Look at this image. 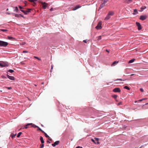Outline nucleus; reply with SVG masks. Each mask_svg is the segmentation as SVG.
Here are the masks:
<instances>
[{
	"mask_svg": "<svg viewBox=\"0 0 148 148\" xmlns=\"http://www.w3.org/2000/svg\"><path fill=\"white\" fill-rule=\"evenodd\" d=\"M8 8L7 9V11H8Z\"/></svg>",
	"mask_w": 148,
	"mask_h": 148,
	"instance_id": "62",
	"label": "nucleus"
},
{
	"mask_svg": "<svg viewBox=\"0 0 148 148\" xmlns=\"http://www.w3.org/2000/svg\"><path fill=\"white\" fill-rule=\"evenodd\" d=\"M40 140L41 141V143H44V140H43V138L42 137V136H41L40 137Z\"/></svg>",
	"mask_w": 148,
	"mask_h": 148,
	"instance_id": "17",
	"label": "nucleus"
},
{
	"mask_svg": "<svg viewBox=\"0 0 148 148\" xmlns=\"http://www.w3.org/2000/svg\"><path fill=\"white\" fill-rule=\"evenodd\" d=\"M43 133H44L45 134V136L47 137V138H49V136H48L47 134L45 133L44 132H43Z\"/></svg>",
	"mask_w": 148,
	"mask_h": 148,
	"instance_id": "27",
	"label": "nucleus"
},
{
	"mask_svg": "<svg viewBox=\"0 0 148 148\" xmlns=\"http://www.w3.org/2000/svg\"><path fill=\"white\" fill-rule=\"evenodd\" d=\"M147 16L146 15H142L140 16L139 19L143 21L147 18Z\"/></svg>",
	"mask_w": 148,
	"mask_h": 148,
	"instance_id": "5",
	"label": "nucleus"
},
{
	"mask_svg": "<svg viewBox=\"0 0 148 148\" xmlns=\"http://www.w3.org/2000/svg\"><path fill=\"white\" fill-rule=\"evenodd\" d=\"M38 0H28V1L31 2H33L35 4V1H37Z\"/></svg>",
	"mask_w": 148,
	"mask_h": 148,
	"instance_id": "26",
	"label": "nucleus"
},
{
	"mask_svg": "<svg viewBox=\"0 0 148 148\" xmlns=\"http://www.w3.org/2000/svg\"><path fill=\"white\" fill-rule=\"evenodd\" d=\"M105 4L102 3L100 5L99 9H101L102 8H103L105 6Z\"/></svg>",
	"mask_w": 148,
	"mask_h": 148,
	"instance_id": "16",
	"label": "nucleus"
},
{
	"mask_svg": "<svg viewBox=\"0 0 148 148\" xmlns=\"http://www.w3.org/2000/svg\"><path fill=\"white\" fill-rule=\"evenodd\" d=\"M108 1V0H103V2L102 3L105 4Z\"/></svg>",
	"mask_w": 148,
	"mask_h": 148,
	"instance_id": "23",
	"label": "nucleus"
},
{
	"mask_svg": "<svg viewBox=\"0 0 148 148\" xmlns=\"http://www.w3.org/2000/svg\"><path fill=\"white\" fill-rule=\"evenodd\" d=\"M148 104V103H146L145 104V105H147Z\"/></svg>",
	"mask_w": 148,
	"mask_h": 148,
	"instance_id": "61",
	"label": "nucleus"
},
{
	"mask_svg": "<svg viewBox=\"0 0 148 148\" xmlns=\"http://www.w3.org/2000/svg\"><path fill=\"white\" fill-rule=\"evenodd\" d=\"M81 7V6H80L79 5H76L75 7L73 8V10H76L78 9V8H80Z\"/></svg>",
	"mask_w": 148,
	"mask_h": 148,
	"instance_id": "12",
	"label": "nucleus"
},
{
	"mask_svg": "<svg viewBox=\"0 0 148 148\" xmlns=\"http://www.w3.org/2000/svg\"><path fill=\"white\" fill-rule=\"evenodd\" d=\"M44 147V145L43 144H42L40 145V148H43Z\"/></svg>",
	"mask_w": 148,
	"mask_h": 148,
	"instance_id": "35",
	"label": "nucleus"
},
{
	"mask_svg": "<svg viewBox=\"0 0 148 148\" xmlns=\"http://www.w3.org/2000/svg\"><path fill=\"white\" fill-rule=\"evenodd\" d=\"M137 102V101H135V103H136V102Z\"/></svg>",
	"mask_w": 148,
	"mask_h": 148,
	"instance_id": "64",
	"label": "nucleus"
},
{
	"mask_svg": "<svg viewBox=\"0 0 148 148\" xmlns=\"http://www.w3.org/2000/svg\"><path fill=\"white\" fill-rule=\"evenodd\" d=\"M32 10V9H27L26 10H21V12H23L25 14H27L28 13L30 12L31 10Z\"/></svg>",
	"mask_w": 148,
	"mask_h": 148,
	"instance_id": "4",
	"label": "nucleus"
},
{
	"mask_svg": "<svg viewBox=\"0 0 148 148\" xmlns=\"http://www.w3.org/2000/svg\"><path fill=\"white\" fill-rule=\"evenodd\" d=\"M0 92H2V90H0Z\"/></svg>",
	"mask_w": 148,
	"mask_h": 148,
	"instance_id": "63",
	"label": "nucleus"
},
{
	"mask_svg": "<svg viewBox=\"0 0 148 148\" xmlns=\"http://www.w3.org/2000/svg\"><path fill=\"white\" fill-rule=\"evenodd\" d=\"M143 100V99H140V100H139L138 101H142Z\"/></svg>",
	"mask_w": 148,
	"mask_h": 148,
	"instance_id": "48",
	"label": "nucleus"
},
{
	"mask_svg": "<svg viewBox=\"0 0 148 148\" xmlns=\"http://www.w3.org/2000/svg\"><path fill=\"white\" fill-rule=\"evenodd\" d=\"M27 2L26 1H24V3L25 4H26V3Z\"/></svg>",
	"mask_w": 148,
	"mask_h": 148,
	"instance_id": "54",
	"label": "nucleus"
},
{
	"mask_svg": "<svg viewBox=\"0 0 148 148\" xmlns=\"http://www.w3.org/2000/svg\"><path fill=\"white\" fill-rule=\"evenodd\" d=\"M19 8L20 9H22L23 8L22 7H21V6H19Z\"/></svg>",
	"mask_w": 148,
	"mask_h": 148,
	"instance_id": "44",
	"label": "nucleus"
},
{
	"mask_svg": "<svg viewBox=\"0 0 148 148\" xmlns=\"http://www.w3.org/2000/svg\"><path fill=\"white\" fill-rule=\"evenodd\" d=\"M47 143H50V142L49 141H47Z\"/></svg>",
	"mask_w": 148,
	"mask_h": 148,
	"instance_id": "58",
	"label": "nucleus"
},
{
	"mask_svg": "<svg viewBox=\"0 0 148 148\" xmlns=\"http://www.w3.org/2000/svg\"><path fill=\"white\" fill-rule=\"evenodd\" d=\"M8 39L9 40H13V39H15V38H13L12 37V36H8Z\"/></svg>",
	"mask_w": 148,
	"mask_h": 148,
	"instance_id": "20",
	"label": "nucleus"
},
{
	"mask_svg": "<svg viewBox=\"0 0 148 148\" xmlns=\"http://www.w3.org/2000/svg\"><path fill=\"white\" fill-rule=\"evenodd\" d=\"M124 88H125V89H127L128 90H130V88L128 87L127 86H125L124 87Z\"/></svg>",
	"mask_w": 148,
	"mask_h": 148,
	"instance_id": "30",
	"label": "nucleus"
},
{
	"mask_svg": "<svg viewBox=\"0 0 148 148\" xmlns=\"http://www.w3.org/2000/svg\"><path fill=\"white\" fill-rule=\"evenodd\" d=\"M13 16H14L16 17H18L19 15L17 14H16L14 13L12 14Z\"/></svg>",
	"mask_w": 148,
	"mask_h": 148,
	"instance_id": "19",
	"label": "nucleus"
},
{
	"mask_svg": "<svg viewBox=\"0 0 148 148\" xmlns=\"http://www.w3.org/2000/svg\"><path fill=\"white\" fill-rule=\"evenodd\" d=\"M106 51H107L108 53H109V51L107 49H106Z\"/></svg>",
	"mask_w": 148,
	"mask_h": 148,
	"instance_id": "52",
	"label": "nucleus"
},
{
	"mask_svg": "<svg viewBox=\"0 0 148 148\" xmlns=\"http://www.w3.org/2000/svg\"><path fill=\"white\" fill-rule=\"evenodd\" d=\"M49 138V140H52V139L50 137L49 138Z\"/></svg>",
	"mask_w": 148,
	"mask_h": 148,
	"instance_id": "51",
	"label": "nucleus"
},
{
	"mask_svg": "<svg viewBox=\"0 0 148 148\" xmlns=\"http://www.w3.org/2000/svg\"><path fill=\"white\" fill-rule=\"evenodd\" d=\"M134 60H135V59H131V60H130L129 61V63H132L134 61Z\"/></svg>",
	"mask_w": 148,
	"mask_h": 148,
	"instance_id": "22",
	"label": "nucleus"
},
{
	"mask_svg": "<svg viewBox=\"0 0 148 148\" xmlns=\"http://www.w3.org/2000/svg\"><path fill=\"white\" fill-rule=\"evenodd\" d=\"M24 128L25 129H27L28 128L27 126L26 125L25 127Z\"/></svg>",
	"mask_w": 148,
	"mask_h": 148,
	"instance_id": "46",
	"label": "nucleus"
},
{
	"mask_svg": "<svg viewBox=\"0 0 148 148\" xmlns=\"http://www.w3.org/2000/svg\"><path fill=\"white\" fill-rule=\"evenodd\" d=\"M34 58L36 59H37V60H41V59L39 58H38V57H36V56H34Z\"/></svg>",
	"mask_w": 148,
	"mask_h": 148,
	"instance_id": "29",
	"label": "nucleus"
},
{
	"mask_svg": "<svg viewBox=\"0 0 148 148\" xmlns=\"http://www.w3.org/2000/svg\"><path fill=\"white\" fill-rule=\"evenodd\" d=\"M118 80H120L121 81H125V80H122V79H118Z\"/></svg>",
	"mask_w": 148,
	"mask_h": 148,
	"instance_id": "47",
	"label": "nucleus"
},
{
	"mask_svg": "<svg viewBox=\"0 0 148 148\" xmlns=\"http://www.w3.org/2000/svg\"><path fill=\"white\" fill-rule=\"evenodd\" d=\"M1 77L2 78H5V79L7 78V77H6L4 75H2L1 76Z\"/></svg>",
	"mask_w": 148,
	"mask_h": 148,
	"instance_id": "39",
	"label": "nucleus"
},
{
	"mask_svg": "<svg viewBox=\"0 0 148 148\" xmlns=\"http://www.w3.org/2000/svg\"><path fill=\"white\" fill-rule=\"evenodd\" d=\"M59 142L60 141H57L54 142V143L52 144V145L53 147H54L56 146V145H58L59 144Z\"/></svg>",
	"mask_w": 148,
	"mask_h": 148,
	"instance_id": "10",
	"label": "nucleus"
},
{
	"mask_svg": "<svg viewBox=\"0 0 148 148\" xmlns=\"http://www.w3.org/2000/svg\"><path fill=\"white\" fill-rule=\"evenodd\" d=\"M34 127H38V129L37 130H39L42 133L43 132H44V131H43L38 126H37L35 125V126H34Z\"/></svg>",
	"mask_w": 148,
	"mask_h": 148,
	"instance_id": "14",
	"label": "nucleus"
},
{
	"mask_svg": "<svg viewBox=\"0 0 148 148\" xmlns=\"http://www.w3.org/2000/svg\"><path fill=\"white\" fill-rule=\"evenodd\" d=\"M15 10H14V11H16V12H17L18 11V7H16L15 8Z\"/></svg>",
	"mask_w": 148,
	"mask_h": 148,
	"instance_id": "24",
	"label": "nucleus"
},
{
	"mask_svg": "<svg viewBox=\"0 0 148 148\" xmlns=\"http://www.w3.org/2000/svg\"><path fill=\"white\" fill-rule=\"evenodd\" d=\"M91 141L93 142H94L95 144H96V143L95 142V140L93 139H91Z\"/></svg>",
	"mask_w": 148,
	"mask_h": 148,
	"instance_id": "38",
	"label": "nucleus"
},
{
	"mask_svg": "<svg viewBox=\"0 0 148 148\" xmlns=\"http://www.w3.org/2000/svg\"><path fill=\"white\" fill-rule=\"evenodd\" d=\"M114 14V12L112 11L109 12L107 16L105 18L104 20L105 21L108 20L111 18V16H113Z\"/></svg>",
	"mask_w": 148,
	"mask_h": 148,
	"instance_id": "1",
	"label": "nucleus"
},
{
	"mask_svg": "<svg viewBox=\"0 0 148 148\" xmlns=\"http://www.w3.org/2000/svg\"><path fill=\"white\" fill-rule=\"evenodd\" d=\"M22 134V133L21 132H19L18 134L17 135V137L18 138L20 136H21V134Z\"/></svg>",
	"mask_w": 148,
	"mask_h": 148,
	"instance_id": "31",
	"label": "nucleus"
},
{
	"mask_svg": "<svg viewBox=\"0 0 148 148\" xmlns=\"http://www.w3.org/2000/svg\"><path fill=\"white\" fill-rule=\"evenodd\" d=\"M140 90L142 92H143L144 91L143 89V88H140Z\"/></svg>",
	"mask_w": 148,
	"mask_h": 148,
	"instance_id": "40",
	"label": "nucleus"
},
{
	"mask_svg": "<svg viewBox=\"0 0 148 148\" xmlns=\"http://www.w3.org/2000/svg\"><path fill=\"white\" fill-rule=\"evenodd\" d=\"M20 15H21L22 17H23V15H21V14H20Z\"/></svg>",
	"mask_w": 148,
	"mask_h": 148,
	"instance_id": "57",
	"label": "nucleus"
},
{
	"mask_svg": "<svg viewBox=\"0 0 148 148\" xmlns=\"http://www.w3.org/2000/svg\"><path fill=\"white\" fill-rule=\"evenodd\" d=\"M113 91L114 92H119L121 91V90L120 88H114L113 90Z\"/></svg>",
	"mask_w": 148,
	"mask_h": 148,
	"instance_id": "7",
	"label": "nucleus"
},
{
	"mask_svg": "<svg viewBox=\"0 0 148 148\" xmlns=\"http://www.w3.org/2000/svg\"><path fill=\"white\" fill-rule=\"evenodd\" d=\"M112 97L114 98V99H116L117 97V95H114L112 96Z\"/></svg>",
	"mask_w": 148,
	"mask_h": 148,
	"instance_id": "33",
	"label": "nucleus"
},
{
	"mask_svg": "<svg viewBox=\"0 0 148 148\" xmlns=\"http://www.w3.org/2000/svg\"><path fill=\"white\" fill-rule=\"evenodd\" d=\"M26 125L27 126L29 125H32V127H34L35 126V125L33 124L32 123H28Z\"/></svg>",
	"mask_w": 148,
	"mask_h": 148,
	"instance_id": "18",
	"label": "nucleus"
},
{
	"mask_svg": "<svg viewBox=\"0 0 148 148\" xmlns=\"http://www.w3.org/2000/svg\"><path fill=\"white\" fill-rule=\"evenodd\" d=\"M53 10V8H51L50 9V10L51 11H52Z\"/></svg>",
	"mask_w": 148,
	"mask_h": 148,
	"instance_id": "50",
	"label": "nucleus"
},
{
	"mask_svg": "<svg viewBox=\"0 0 148 148\" xmlns=\"http://www.w3.org/2000/svg\"><path fill=\"white\" fill-rule=\"evenodd\" d=\"M143 99V100H145L147 99V98Z\"/></svg>",
	"mask_w": 148,
	"mask_h": 148,
	"instance_id": "56",
	"label": "nucleus"
},
{
	"mask_svg": "<svg viewBox=\"0 0 148 148\" xmlns=\"http://www.w3.org/2000/svg\"><path fill=\"white\" fill-rule=\"evenodd\" d=\"M98 37V39L97 40H100L101 38V36H99Z\"/></svg>",
	"mask_w": 148,
	"mask_h": 148,
	"instance_id": "36",
	"label": "nucleus"
},
{
	"mask_svg": "<svg viewBox=\"0 0 148 148\" xmlns=\"http://www.w3.org/2000/svg\"><path fill=\"white\" fill-rule=\"evenodd\" d=\"M134 75V74H132L131 75V76H132Z\"/></svg>",
	"mask_w": 148,
	"mask_h": 148,
	"instance_id": "60",
	"label": "nucleus"
},
{
	"mask_svg": "<svg viewBox=\"0 0 148 148\" xmlns=\"http://www.w3.org/2000/svg\"><path fill=\"white\" fill-rule=\"evenodd\" d=\"M1 30L2 32H6V31H8V30L7 29H1Z\"/></svg>",
	"mask_w": 148,
	"mask_h": 148,
	"instance_id": "34",
	"label": "nucleus"
},
{
	"mask_svg": "<svg viewBox=\"0 0 148 148\" xmlns=\"http://www.w3.org/2000/svg\"><path fill=\"white\" fill-rule=\"evenodd\" d=\"M7 88L8 89H12V87H7Z\"/></svg>",
	"mask_w": 148,
	"mask_h": 148,
	"instance_id": "42",
	"label": "nucleus"
},
{
	"mask_svg": "<svg viewBox=\"0 0 148 148\" xmlns=\"http://www.w3.org/2000/svg\"><path fill=\"white\" fill-rule=\"evenodd\" d=\"M42 7L44 9H45L47 8L48 4L46 3L45 2H44L42 3Z\"/></svg>",
	"mask_w": 148,
	"mask_h": 148,
	"instance_id": "9",
	"label": "nucleus"
},
{
	"mask_svg": "<svg viewBox=\"0 0 148 148\" xmlns=\"http://www.w3.org/2000/svg\"><path fill=\"white\" fill-rule=\"evenodd\" d=\"M146 8V7L145 6H143L141 8V10L140 11H142L143 10H144Z\"/></svg>",
	"mask_w": 148,
	"mask_h": 148,
	"instance_id": "21",
	"label": "nucleus"
},
{
	"mask_svg": "<svg viewBox=\"0 0 148 148\" xmlns=\"http://www.w3.org/2000/svg\"><path fill=\"white\" fill-rule=\"evenodd\" d=\"M7 14H11L10 13H9V12H7Z\"/></svg>",
	"mask_w": 148,
	"mask_h": 148,
	"instance_id": "55",
	"label": "nucleus"
},
{
	"mask_svg": "<svg viewBox=\"0 0 148 148\" xmlns=\"http://www.w3.org/2000/svg\"><path fill=\"white\" fill-rule=\"evenodd\" d=\"M23 53H28V51H26V50H24V51H23Z\"/></svg>",
	"mask_w": 148,
	"mask_h": 148,
	"instance_id": "37",
	"label": "nucleus"
},
{
	"mask_svg": "<svg viewBox=\"0 0 148 148\" xmlns=\"http://www.w3.org/2000/svg\"><path fill=\"white\" fill-rule=\"evenodd\" d=\"M8 71L10 73H12L14 72V71L10 69L8 70Z\"/></svg>",
	"mask_w": 148,
	"mask_h": 148,
	"instance_id": "32",
	"label": "nucleus"
},
{
	"mask_svg": "<svg viewBox=\"0 0 148 148\" xmlns=\"http://www.w3.org/2000/svg\"><path fill=\"white\" fill-rule=\"evenodd\" d=\"M16 134H12L10 136L12 138H13L14 137L16 136Z\"/></svg>",
	"mask_w": 148,
	"mask_h": 148,
	"instance_id": "25",
	"label": "nucleus"
},
{
	"mask_svg": "<svg viewBox=\"0 0 148 148\" xmlns=\"http://www.w3.org/2000/svg\"><path fill=\"white\" fill-rule=\"evenodd\" d=\"M8 45L7 42L0 40V46L1 47H6Z\"/></svg>",
	"mask_w": 148,
	"mask_h": 148,
	"instance_id": "2",
	"label": "nucleus"
},
{
	"mask_svg": "<svg viewBox=\"0 0 148 148\" xmlns=\"http://www.w3.org/2000/svg\"><path fill=\"white\" fill-rule=\"evenodd\" d=\"M133 0H125V2L127 4H129Z\"/></svg>",
	"mask_w": 148,
	"mask_h": 148,
	"instance_id": "13",
	"label": "nucleus"
},
{
	"mask_svg": "<svg viewBox=\"0 0 148 148\" xmlns=\"http://www.w3.org/2000/svg\"><path fill=\"white\" fill-rule=\"evenodd\" d=\"M136 24L138 27V30H140L142 29V27L140 23L136 22Z\"/></svg>",
	"mask_w": 148,
	"mask_h": 148,
	"instance_id": "8",
	"label": "nucleus"
},
{
	"mask_svg": "<svg viewBox=\"0 0 148 148\" xmlns=\"http://www.w3.org/2000/svg\"><path fill=\"white\" fill-rule=\"evenodd\" d=\"M87 40H83V42H85V43H86L87 42Z\"/></svg>",
	"mask_w": 148,
	"mask_h": 148,
	"instance_id": "45",
	"label": "nucleus"
},
{
	"mask_svg": "<svg viewBox=\"0 0 148 148\" xmlns=\"http://www.w3.org/2000/svg\"><path fill=\"white\" fill-rule=\"evenodd\" d=\"M76 148H83L82 147H81L80 146H78L76 147Z\"/></svg>",
	"mask_w": 148,
	"mask_h": 148,
	"instance_id": "43",
	"label": "nucleus"
},
{
	"mask_svg": "<svg viewBox=\"0 0 148 148\" xmlns=\"http://www.w3.org/2000/svg\"><path fill=\"white\" fill-rule=\"evenodd\" d=\"M119 61H115L112 64V66H114L118 63Z\"/></svg>",
	"mask_w": 148,
	"mask_h": 148,
	"instance_id": "15",
	"label": "nucleus"
},
{
	"mask_svg": "<svg viewBox=\"0 0 148 148\" xmlns=\"http://www.w3.org/2000/svg\"><path fill=\"white\" fill-rule=\"evenodd\" d=\"M95 139L97 141H98V140H99V139L98 138H95Z\"/></svg>",
	"mask_w": 148,
	"mask_h": 148,
	"instance_id": "41",
	"label": "nucleus"
},
{
	"mask_svg": "<svg viewBox=\"0 0 148 148\" xmlns=\"http://www.w3.org/2000/svg\"><path fill=\"white\" fill-rule=\"evenodd\" d=\"M97 143L98 144H99V142H97Z\"/></svg>",
	"mask_w": 148,
	"mask_h": 148,
	"instance_id": "59",
	"label": "nucleus"
},
{
	"mask_svg": "<svg viewBox=\"0 0 148 148\" xmlns=\"http://www.w3.org/2000/svg\"><path fill=\"white\" fill-rule=\"evenodd\" d=\"M121 102H119V103H118V105H120L121 104Z\"/></svg>",
	"mask_w": 148,
	"mask_h": 148,
	"instance_id": "53",
	"label": "nucleus"
},
{
	"mask_svg": "<svg viewBox=\"0 0 148 148\" xmlns=\"http://www.w3.org/2000/svg\"><path fill=\"white\" fill-rule=\"evenodd\" d=\"M101 22H99L98 24L97 25L96 27V28L97 29H101L102 28Z\"/></svg>",
	"mask_w": 148,
	"mask_h": 148,
	"instance_id": "6",
	"label": "nucleus"
},
{
	"mask_svg": "<svg viewBox=\"0 0 148 148\" xmlns=\"http://www.w3.org/2000/svg\"><path fill=\"white\" fill-rule=\"evenodd\" d=\"M7 76L8 78L10 80H14V77L12 76H10L8 75H7Z\"/></svg>",
	"mask_w": 148,
	"mask_h": 148,
	"instance_id": "11",
	"label": "nucleus"
},
{
	"mask_svg": "<svg viewBox=\"0 0 148 148\" xmlns=\"http://www.w3.org/2000/svg\"><path fill=\"white\" fill-rule=\"evenodd\" d=\"M53 66L52 65L51 67V70L53 69Z\"/></svg>",
	"mask_w": 148,
	"mask_h": 148,
	"instance_id": "49",
	"label": "nucleus"
},
{
	"mask_svg": "<svg viewBox=\"0 0 148 148\" xmlns=\"http://www.w3.org/2000/svg\"><path fill=\"white\" fill-rule=\"evenodd\" d=\"M134 14H137L138 13L137 10L136 9L134 10Z\"/></svg>",
	"mask_w": 148,
	"mask_h": 148,
	"instance_id": "28",
	"label": "nucleus"
},
{
	"mask_svg": "<svg viewBox=\"0 0 148 148\" xmlns=\"http://www.w3.org/2000/svg\"><path fill=\"white\" fill-rule=\"evenodd\" d=\"M9 66V64L8 62H0V66L2 67L8 66Z\"/></svg>",
	"mask_w": 148,
	"mask_h": 148,
	"instance_id": "3",
	"label": "nucleus"
}]
</instances>
